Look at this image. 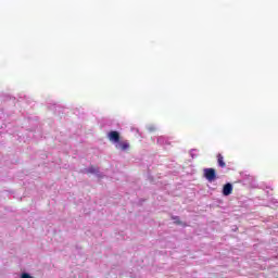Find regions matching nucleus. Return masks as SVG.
<instances>
[{
    "label": "nucleus",
    "mask_w": 278,
    "mask_h": 278,
    "mask_svg": "<svg viewBox=\"0 0 278 278\" xmlns=\"http://www.w3.org/2000/svg\"><path fill=\"white\" fill-rule=\"evenodd\" d=\"M204 177L207 181H215L216 179V169L214 168H205L204 169Z\"/></svg>",
    "instance_id": "1"
},
{
    "label": "nucleus",
    "mask_w": 278,
    "mask_h": 278,
    "mask_svg": "<svg viewBox=\"0 0 278 278\" xmlns=\"http://www.w3.org/2000/svg\"><path fill=\"white\" fill-rule=\"evenodd\" d=\"M108 138L110 142H115L116 144L121 142V134L116 130H112L111 132H109Z\"/></svg>",
    "instance_id": "2"
},
{
    "label": "nucleus",
    "mask_w": 278,
    "mask_h": 278,
    "mask_svg": "<svg viewBox=\"0 0 278 278\" xmlns=\"http://www.w3.org/2000/svg\"><path fill=\"white\" fill-rule=\"evenodd\" d=\"M233 192V186L231 184H226L223 188V194L224 197H229Z\"/></svg>",
    "instance_id": "3"
},
{
    "label": "nucleus",
    "mask_w": 278,
    "mask_h": 278,
    "mask_svg": "<svg viewBox=\"0 0 278 278\" xmlns=\"http://www.w3.org/2000/svg\"><path fill=\"white\" fill-rule=\"evenodd\" d=\"M115 147H116V149H119L121 151H127L129 149V142L119 141Z\"/></svg>",
    "instance_id": "4"
},
{
    "label": "nucleus",
    "mask_w": 278,
    "mask_h": 278,
    "mask_svg": "<svg viewBox=\"0 0 278 278\" xmlns=\"http://www.w3.org/2000/svg\"><path fill=\"white\" fill-rule=\"evenodd\" d=\"M217 164L220 168H225L227 166V163H225V157L223 154H217Z\"/></svg>",
    "instance_id": "5"
},
{
    "label": "nucleus",
    "mask_w": 278,
    "mask_h": 278,
    "mask_svg": "<svg viewBox=\"0 0 278 278\" xmlns=\"http://www.w3.org/2000/svg\"><path fill=\"white\" fill-rule=\"evenodd\" d=\"M87 173H90L91 175H94V174L99 173V167H97V166H90V167L87 169Z\"/></svg>",
    "instance_id": "6"
},
{
    "label": "nucleus",
    "mask_w": 278,
    "mask_h": 278,
    "mask_svg": "<svg viewBox=\"0 0 278 278\" xmlns=\"http://www.w3.org/2000/svg\"><path fill=\"white\" fill-rule=\"evenodd\" d=\"M20 278H34V277L30 276V275L27 274V273H23Z\"/></svg>",
    "instance_id": "7"
},
{
    "label": "nucleus",
    "mask_w": 278,
    "mask_h": 278,
    "mask_svg": "<svg viewBox=\"0 0 278 278\" xmlns=\"http://www.w3.org/2000/svg\"><path fill=\"white\" fill-rule=\"evenodd\" d=\"M157 128H155V126H149L148 127V131H156Z\"/></svg>",
    "instance_id": "8"
},
{
    "label": "nucleus",
    "mask_w": 278,
    "mask_h": 278,
    "mask_svg": "<svg viewBox=\"0 0 278 278\" xmlns=\"http://www.w3.org/2000/svg\"><path fill=\"white\" fill-rule=\"evenodd\" d=\"M173 220H176V225H181V220H179V217H173Z\"/></svg>",
    "instance_id": "9"
}]
</instances>
